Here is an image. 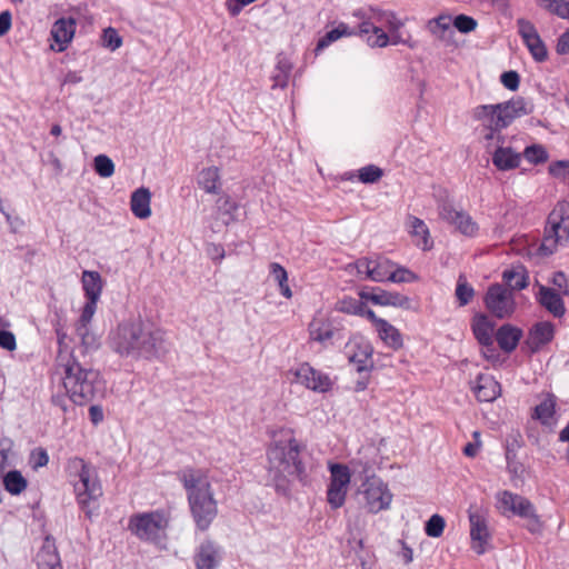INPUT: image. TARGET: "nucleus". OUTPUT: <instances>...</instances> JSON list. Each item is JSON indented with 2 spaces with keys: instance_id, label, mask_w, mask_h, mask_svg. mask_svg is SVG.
I'll return each instance as SVG.
<instances>
[{
  "instance_id": "1",
  "label": "nucleus",
  "mask_w": 569,
  "mask_h": 569,
  "mask_svg": "<svg viewBox=\"0 0 569 569\" xmlns=\"http://www.w3.org/2000/svg\"><path fill=\"white\" fill-rule=\"evenodd\" d=\"M301 445L293 430L280 428L270 431L267 447V471L276 491L283 496L290 495L295 482L306 485L308 475L300 458Z\"/></svg>"
},
{
  "instance_id": "2",
  "label": "nucleus",
  "mask_w": 569,
  "mask_h": 569,
  "mask_svg": "<svg viewBox=\"0 0 569 569\" xmlns=\"http://www.w3.org/2000/svg\"><path fill=\"white\" fill-rule=\"evenodd\" d=\"M109 347L122 358L154 360L168 350L166 332L141 319L124 320L109 335Z\"/></svg>"
},
{
  "instance_id": "3",
  "label": "nucleus",
  "mask_w": 569,
  "mask_h": 569,
  "mask_svg": "<svg viewBox=\"0 0 569 569\" xmlns=\"http://www.w3.org/2000/svg\"><path fill=\"white\" fill-rule=\"evenodd\" d=\"M60 368L59 383L53 389L50 401L63 413L71 409L69 402L86 406L103 393L104 383L99 371L83 367L74 357H69Z\"/></svg>"
},
{
  "instance_id": "4",
  "label": "nucleus",
  "mask_w": 569,
  "mask_h": 569,
  "mask_svg": "<svg viewBox=\"0 0 569 569\" xmlns=\"http://www.w3.org/2000/svg\"><path fill=\"white\" fill-rule=\"evenodd\" d=\"M187 491L191 515L199 530H207L218 513L217 501L206 475L193 468H186L178 473Z\"/></svg>"
},
{
  "instance_id": "5",
  "label": "nucleus",
  "mask_w": 569,
  "mask_h": 569,
  "mask_svg": "<svg viewBox=\"0 0 569 569\" xmlns=\"http://www.w3.org/2000/svg\"><path fill=\"white\" fill-rule=\"evenodd\" d=\"M532 112V107L523 98L517 97L509 101L496 104H481L472 110V117L488 131L483 136L486 149L493 142H502L501 130L510 126L516 119Z\"/></svg>"
},
{
  "instance_id": "6",
  "label": "nucleus",
  "mask_w": 569,
  "mask_h": 569,
  "mask_svg": "<svg viewBox=\"0 0 569 569\" xmlns=\"http://www.w3.org/2000/svg\"><path fill=\"white\" fill-rule=\"evenodd\" d=\"M70 475L77 477L73 490L77 502L86 516L91 519L99 509V499L103 495L97 469L82 458L73 457L68 460Z\"/></svg>"
},
{
  "instance_id": "7",
  "label": "nucleus",
  "mask_w": 569,
  "mask_h": 569,
  "mask_svg": "<svg viewBox=\"0 0 569 569\" xmlns=\"http://www.w3.org/2000/svg\"><path fill=\"white\" fill-rule=\"evenodd\" d=\"M496 509L503 517L517 516L527 520V529L531 533H539L543 522L537 513L533 503L523 496L509 490L498 491L495 496Z\"/></svg>"
},
{
  "instance_id": "8",
  "label": "nucleus",
  "mask_w": 569,
  "mask_h": 569,
  "mask_svg": "<svg viewBox=\"0 0 569 569\" xmlns=\"http://www.w3.org/2000/svg\"><path fill=\"white\" fill-rule=\"evenodd\" d=\"M360 505L370 513L388 510L393 495L388 485L378 477H368L358 490Z\"/></svg>"
},
{
  "instance_id": "9",
  "label": "nucleus",
  "mask_w": 569,
  "mask_h": 569,
  "mask_svg": "<svg viewBox=\"0 0 569 569\" xmlns=\"http://www.w3.org/2000/svg\"><path fill=\"white\" fill-rule=\"evenodd\" d=\"M569 240V207L560 203L550 213L548 227L540 250L546 254L552 253L558 246Z\"/></svg>"
},
{
  "instance_id": "10",
  "label": "nucleus",
  "mask_w": 569,
  "mask_h": 569,
  "mask_svg": "<svg viewBox=\"0 0 569 569\" xmlns=\"http://www.w3.org/2000/svg\"><path fill=\"white\" fill-rule=\"evenodd\" d=\"M468 520L470 527L471 549L477 555H483L491 548V529L489 526L488 508L473 503L468 509Z\"/></svg>"
},
{
  "instance_id": "11",
  "label": "nucleus",
  "mask_w": 569,
  "mask_h": 569,
  "mask_svg": "<svg viewBox=\"0 0 569 569\" xmlns=\"http://www.w3.org/2000/svg\"><path fill=\"white\" fill-rule=\"evenodd\" d=\"M167 525L163 511L156 510L132 515L128 522V529L142 541L154 542L160 539Z\"/></svg>"
},
{
  "instance_id": "12",
  "label": "nucleus",
  "mask_w": 569,
  "mask_h": 569,
  "mask_svg": "<svg viewBox=\"0 0 569 569\" xmlns=\"http://www.w3.org/2000/svg\"><path fill=\"white\" fill-rule=\"evenodd\" d=\"M330 478L326 500L332 510L340 509L347 499L351 482V471L342 463H329Z\"/></svg>"
},
{
  "instance_id": "13",
  "label": "nucleus",
  "mask_w": 569,
  "mask_h": 569,
  "mask_svg": "<svg viewBox=\"0 0 569 569\" xmlns=\"http://www.w3.org/2000/svg\"><path fill=\"white\" fill-rule=\"evenodd\" d=\"M483 300L489 312L499 319L511 317L516 310L512 291L500 283L491 284Z\"/></svg>"
},
{
  "instance_id": "14",
  "label": "nucleus",
  "mask_w": 569,
  "mask_h": 569,
  "mask_svg": "<svg viewBox=\"0 0 569 569\" xmlns=\"http://www.w3.org/2000/svg\"><path fill=\"white\" fill-rule=\"evenodd\" d=\"M289 372L293 376V382L313 392L326 393L332 389V379L327 373L315 369L307 362L299 365Z\"/></svg>"
},
{
  "instance_id": "15",
  "label": "nucleus",
  "mask_w": 569,
  "mask_h": 569,
  "mask_svg": "<svg viewBox=\"0 0 569 569\" xmlns=\"http://www.w3.org/2000/svg\"><path fill=\"white\" fill-rule=\"evenodd\" d=\"M372 352L370 342L359 336L352 337L345 347V355L358 373L371 372L373 369Z\"/></svg>"
},
{
  "instance_id": "16",
  "label": "nucleus",
  "mask_w": 569,
  "mask_h": 569,
  "mask_svg": "<svg viewBox=\"0 0 569 569\" xmlns=\"http://www.w3.org/2000/svg\"><path fill=\"white\" fill-rule=\"evenodd\" d=\"M439 217L463 236L473 237L479 230L477 222L468 212L450 202H443L439 206Z\"/></svg>"
},
{
  "instance_id": "17",
  "label": "nucleus",
  "mask_w": 569,
  "mask_h": 569,
  "mask_svg": "<svg viewBox=\"0 0 569 569\" xmlns=\"http://www.w3.org/2000/svg\"><path fill=\"white\" fill-rule=\"evenodd\" d=\"M518 31L530 53L537 61H545L548 57L547 48L541 40L536 27L528 20L517 21Z\"/></svg>"
},
{
  "instance_id": "18",
  "label": "nucleus",
  "mask_w": 569,
  "mask_h": 569,
  "mask_svg": "<svg viewBox=\"0 0 569 569\" xmlns=\"http://www.w3.org/2000/svg\"><path fill=\"white\" fill-rule=\"evenodd\" d=\"M76 32V20L73 18H60L51 27L50 36L53 43L50 48L56 52H63L72 41Z\"/></svg>"
},
{
  "instance_id": "19",
  "label": "nucleus",
  "mask_w": 569,
  "mask_h": 569,
  "mask_svg": "<svg viewBox=\"0 0 569 569\" xmlns=\"http://www.w3.org/2000/svg\"><path fill=\"white\" fill-rule=\"evenodd\" d=\"M222 548L212 540L200 543L196 555L197 569H217L222 560Z\"/></svg>"
},
{
  "instance_id": "20",
  "label": "nucleus",
  "mask_w": 569,
  "mask_h": 569,
  "mask_svg": "<svg viewBox=\"0 0 569 569\" xmlns=\"http://www.w3.org/2000/svg\"><path fill=\"white\" fill-rule=\"evenodd\" d=\"M555 337V326L549 321H539L528 332L526 345L531 352H538Z\"/></svg>"
},
{
  "instance_id": "21",
  "label": "nucleus",
  "mask_w": 569,
  "mask_h": 569,
  "mask_svg": "<svg viewBox=\"0 0 569 569\" xmlns=\"http://www.w3.org/2000/svg\"><path fill=\"white\" fill-rule=\"evenodd\" d=\"M406 227L416 247L423 251L432 249L433 240L431 238L430 230L423 220L415 216H408Z\"/></svg>"
},
{
  "instance_id": "22",
  "label": "nucleus",
  "mask_w": 569,
  "mask_h": 569,
  "mask_svg": "<svg viewBox=\"0 0 569 569\" xmlns=\"http://www.w3.org/2000/svg\"><path fill=\"white\" fill-rule=\"evenodd\" d=\"M496 149L492 152V163L500 171H508L519 167L521 154L510 147H505L502 142H493L491 147Z\"/></svg>"
},
{
  "instance_id": "23",
  "label": "nucleus",
  "mask_w": 569,
  "mask_h": 569,
  "mask_svg": "<svg viewBox=\"0 0 569 569\" xmlns=\"http://www.w3.org/2000/svg\"><path fill=\"white\" fill-rule=\"evenodd\" d=\"M561 296L562 295L557 292L556 289L539 284V290L536 297L538 302L548 312H550L556 318H561L566 312L565 302Z\"/></svg>"
},
{
  "instance_id": "24",
  "label": "nucleus",
  "mask_w": 569,
  "mask_h": 569,
  "mask_svg": "<svg viewBox=\"0 0 569 569\" xmlns=\"http://www.w3.org/2000/svg\"><path fill=\"white\" fill-rule=\"evenodd\" d=\"M336 328L332 320L326 313L318 312L309 323L310 339L320 343H325L332 339Z\"/></svg>"
},
{
  "instance_id": "25",
  "label": "nucleus",
  "mask_w": 569,
  "mask_h": 569,
  "mask_svg": "<svg viewBox=\"0 0 569 569\" xmlns=\"http://www.w3.org/2000/svg\"><path fill=\"white\" fill-rule=\"evenodd\" d=\"M472 390L479 401H495L501 393L499 382L491 376L479 375L472 386Z\"/></svg>"
},
{
  "instance_id": "26",
  "label": "nucleus",
  "mask_w": 569,
  "mask_h": 569,
  "mask_svg": "<svg viewBox=\"0 0 569 569\" xmlns=\"http://www.w3.org/2000/svg\"><path fill=\"white\" fill-rule=\"evenodd\" d=\"M371 302L382 307H395L403 310L412 309V300L408 296L382 289H377V296L371 298Z\"/></svg>"
},
{
  "instance_id": "27",
  "label": "nucleus",
  "mask_w": 569,
  "mask_h": 569,
  "mask_svg": "<svg viewBox=\"0 0 569 569\" xmlns=\"http://www.w3.org/2000/svg\"><path fill=\"white\" fill-rule=\"evenodd\" d=\"M532 418L548 427L556 425V398L553 395L546 393L541 397L540 402L535 407Z\"/></svg>"
},
{
  "instance_id": "28",
  "label": "nucleus",
  "mask_w": 569,
  "mask_h": 569,
  "mask_svg": "<svg viewBox=\"0 0 569 569\" xmlns=\"http://www.w3.org/2000/svg\"><path fill=\"white\" fill-rule=\"evenodd\" d=\"M151 192L146 187H140L134 190L130 198V209L134 217L139 219H147L151 216Z\"/></svg>"
},
{
  "instance_id": "29",
  "label": "nucleus",
  "mask_w": 569,
  "mask_h": 569,
  "mask_svg": "<svg viewBox=\"0 0 569 569\" xmlns=\"http://www.w3.org/2000/svg\"><path fill=\"white\" fill-rule=\"evenodd\" d=\"M359 34L367 36L366 42L371 48H385L389 44V34L379 26H373L370 21H363L359 26Z\"/></svg>"
},
{
  "instance_id": "30",
  "label": "nucleus",
  "mask_w": 569,
  "mask_h": 569,
  "mask_svg": "<svg viewBox=\"0 0 569 569\" xmlns=\"http://www.w3.org/2000/svg\"><path fill=\"white\" fill-rule=\"evenodd\" d=\"M197 183L206 193L219 194L221 192V177L218 167L203 168L198 173Z\"/></svg>"
},
{
  "instance_id": "31",
  "label": "nucleus",
  "mask_w": 569,
  "mask_h": 569,
  "mask_svg": "<svg viewBox=\"0 0 569 569\" xmlns=\"http://www.w3.org/2000/svg\"><path fill=\"white\" fill-rule=\"evenodd\" d=\"M521 337L522 330L511 325H503L496 332V340L505 352L513 351Z\"/></svg>"
},
{
  "instance_id": "32",
  "label": "nucleus",
  "mask_w": 569,
  "mask_h": 569,
  "mask_svg": "<svg viewBox=\"0 0 569 569\" xmlns=\"http://www.w3.org/2000/svg\"><path fill=\"white\" fill-rule=\"evenodd\" d=\"M473 333L481 346L493 343L495 325L485 315H479L472 321Z\"/></svg>"
},
{
  "instance_id": "33",
  "label": "nucleus",
  "mask_w": 569,
  "mask_h": 569,
  "mask_svg": "<svg viewBox=\"0 0 569 569\" xmlns=\"http://www.w3.org/2000/svg\"><path fill=\"white\" fill-rule=\"evenodd\" d=\"M503 282L509 290H522L528 286V272L522 266H513L502 272Z\"/></svg>"
},
{
  "instance_id": "34",
  "label": "nucleus",
  "mask_w": 569,
  "mask_h": 569,
  "mask_svg": "<svg viewBox=\"0 0 569 569\" xmlns=\"http://www.w3.org/2000/svg\"><path fill=\"white\" fill-rule=\"evenodd\" d=\"M379 338L385 342L386 346L393 350H399L403 347V339L400 331L390 322L385 320L376 329Z\"/></svg>"
},
{
  "instance_id": "35",
  "label": "nucleus",
  "mask_w": 569,
  "mask_h": 569,
  "mask_svg": "<svg viewBox=\"0 0 569 569\" xmlns=\"http://www.w3.org/2000/svg\"><path fill=\"white\" fill-rule=\"evenodd\" d=\"M82 287L87 299L99 300L102 292V279L97 271H83Z\"/></svg>"
},
{
  "instance_id": "36",
  "label": "nucleus",
  "mask_w": 569,
  "mask_h": 569,
  "mask_svg": "<svg viewBox=\"0 0 569 569\" xmlns=\"http://www.w3.org/2000/svg\"><path fill=\"white\" fill-rule=\"evenodd\" d=\"M452 17L450 14H439L428 21L429 32L438 40H446L448 33H452Z\"/></svg>"
},
{
  "instance_id": "37",
  "label": "nucleus",
  "mask_w": 569,
  "mask_h": 569,
  "mask_svg": "<svg viewBox=\"0 0 569 569\" xmlns=\"http://www.w3.org/2000/svg\"><path fill=\"white\" fill-rule=\"evenodd\" d=\"M3 485L9 493L18 496L27 489L28 482L20 471L10 470L3 477Z\"/></svg>"
},
{
  "instance_id": "38",
  "label": "nucleus",
  "mask_w": 569,
  "mask_h": 569,
  "mask_svg": "<svg viewBox=\"0 0 569 569\" xmlns=\"http://www.w3.org/2000/svg\"><path fill=\"white\" fill-rule=\"evenodd\" d=\"M392 262L385 258L371 259L369 279L376 282L389 280Z\"/></svg>"
},
{
  "instance_id": "39",
  "label": "nucleus",
  "mask_w": 569,
  "mask_h": 569,
  "mask_svg": "<svg viewBox=\"0 0 569 569\" xmlns=\"http://www.w3.org/2000/svg\"><path fill=\"white\" fill-rule=\"evenodd\" d=\"M355 34L352 30L345 23H340L337 28L327 32L317 43L316 51L319 52L330 46L332 42L339 40L342 37H350Z\"/></svg>"
},
{
  "instance_id": "40",
  "label": "nucleus",
  "mask_w": 569,
  "mask_h": 569,
  "mask_svg": "<svg viewBox=\"0 0 569 569\" xmlns=\"http://www.w3.org/2000/svg\"><path fill=\"white\" fill-rule=\"evenodd\" d=\"M270 272L273 278V280L278 283L280 293L287 298H292V290L288 284V273L286 269L280 266L279 263H271L270 266Z\"/></svg>"
},
{
  "instance_id": "41",
  "label": "nucleus",
  "mask_w": 569,
  "mask_h": 569,
  "mask_svg": "<svg viewBox=\"0 0 569 569\" xmlns=\"http://www.w3.org/2000/svg\"><path fill=\"white\" fill-rule=\"evenodd\" d=\"M545 10L558 16L561 19H569V7L567 0H537Z\"/></svg>"
},
{
  "instance_id": "42",
  "label": "nucleus",
  "mask_w": 569,
  "mask_h": 569,
  "mask_svg": "<svg viewBox=\"0 0 569 569\" xmlns=\"http://www.w3.org/2000/svg\"><path fill=\"white\" fill-rule=\"evenodd\" d=\"M336 309L343 313L359 316L365 311V303L361 300L347 297L337 302Z\"/></svg>"
},
{
  "instance_id": "43",
  "label": "nucleus",
  "mask_w": 569,
  "mask_h": 569,
  "mask_svg": "<svg viewBox=\"0 0 569 569\" xmlns=\"http://www.w3.org/2000/svg\"><path fill=\"white\" fill-rule=\"evenodd\" d=\"M445 527V518L438 513H435L426 522L425 531L428 537L439 538L440 536H442Z\"/></svg>"
},
{
  "instance_id": "44",
  "label": "nucleus",
  "mask_w": 569,
  "mask_h": 569,
  "mask_svg": "<svg viewBox=\"0 0 569 569\" xmlns=\"http://www.w3.org/2000/svg\"><path fill=\"white\" fill-rule=\"evenodd\" d=\"M94 171L102 178H109L114 172L113 161L106 154H99L93 159Z\"/></svg>"
},
{
  "instance_id": "45",
  "label": "nucleus",
  "mask_w": 569,
  "mask_h": 569,
  "mask_svg": "<svg viewBox=\"0 0 569 569\" xmlns=\"http://www.w3.org/2000/svg\"><path fill=\"white\" fill-rule=\"evenodd\" d=\"M371 269V259L362 258L357 260L355 263H350L346 267V271L353 276H359L365 279H369Z\"/></svg>"
},
{
  "instance_id": "46",
  "label": "nucleus",
  "mask_w": 569,
  "mask_h": 569,
  "mask_svg": "<svg viewBox=\"0 0 569 569\" xmlns=\"http://www.w3.org/2000/svg\"><path fill=\"white\" fill-rule=\"evenodd\" d=\"M452 26L461 33H469L477 29L478 22L470 16L458 14L452 18Z\"/></svg>"
},
{
  "instance_id": "47",
  "label": "nucleus",
  "mask_w": 569,
  "mask_h": 569,
  "mask_svg": "<svg viewBox=\"0 0 569 569\" xmlns=\"http://www.w3.org/2000/svg\"><path fill=\"white\" fill-rule=\"evenodd\" d=\"M417 280H418V276L407 268L397 267L395 269L392 266L390 269L389 281L401 283V282H413Z\"/></svg>"
},
{
  "instance_id": "48",
  "label": "nucleus",
  "mask_w": 569,
  "mask_h": 569,
  "mask_svg": "<svg viewBox=\"0 0 569 569\" xmlns=\"http://www.w3.org/2000/svg\"><path fill=\"white\" fill-rule=\"evenodd\" d=\"M102 46L111 51H114L122 46V38L114 28L109 27L103 30Z\"/></svg>"
},
{
  "instance_id": "49",
  "label": "nucleus",
  "mask_w": 569,
  "mask_h": 569,
  "mask_svg": "<svg viewBox=\"0 0 569 569\" xmlns=\"http://www.w3.org/2000/svg\"><path fill=\"white\" fill-rule=\"evenodd\" d=\"M523 157L530 163L545 162L548 158L545 148L539 144H533V146L527 147L523 151Z\"/></svg>"
},
{
  "instance_id": "50",
  "label": "nucleus",
  "mask_w": 569,
  "mask_h": 569,
  "mask_svg": "<svg viewBox=\"0 0 569 569\" xmlns=\"http://www.w3.org/2000/svg\"><path fill=\"white\" fill-rule=\"evenodd\" d=\"M358 177L363 183H373L382 177V170L373 164L366 166L359 170Z\"/></svg>"
},
{
  "instance_id": "51",
  "label": "nucleus",
  "mask_w": 569,
  "mask_h": 569,
  "mask_svg": "<svg viewBox=\"0 0 569 569\" xmlns=\"http://www.w3.org/2000/svg\"><path fill=\"white\" fill-rule=\"evenodd\" d=\"M77 336L81 339L82 345L90 348L96 345V337L89 330V323L78 321L76 327Z\"/></svg>"
},
{
  "instance_id": "52",
  "label": "nucleus",
  "mask_w": 569,
  "mask_h": 569,
  "mask_svg": "<svg viewBox=\"0 0 569 569\" xmlns=\"http://www.w3.org/2000/svg\"><path fill=\"white\" fill-rule=\"evenodd\" d=\"M30 461L33 469L46 467L49 462V455L46 449L37 448L31 452Z\"/></svg>"
},
{
  "instance_id": "53",
  "label": "nucleus",
  "mask_w": 569,
  "mask_h": 569,
  "mask_svg": "<svg viewBox=\"0 0 569 569\" xmlns=\"http://www.w3.org/2000/svg\"><path fill=\"white\" fill-rule=\"evenodd\" d=\"M456 296L460 302L461 306L467 305L471 298L473 297V289L466 282L459 281L457 289H456Z\"/></svg>"
},
{
  "instance_id": "54",
  "label": "nucleus",
  "mask_w": 569,
  "mask_h": 569,
  "mask_svg": "<svg viewBox=\"0 0 569 569\" xmlns=\"http://www.w3.org/2000/svg\"><path fill=\"white\" fill-rule=\"evenodd\" d=\"M549 171L553 177L569 181V161H557L550 164Z\"/></svg>"
},
{
  "instance_id": "55",
  "label": "nucleus",
  "mask_w": 569,
  "mask_h": 569,
  "mask_svg": "<svg viewBox=\"0 0 569 569\" xmlns=\"http://www.w3.org/2000/svg\"><path fill=\"white\" fill-rule=\"evenodd\" d=\"M99 300H90L87 299L86 305L83 306L81 316L79 318V321L83 323H90L92 320V317L97 310V303Z\"/></svg>"
},
{
  "instance_id": "56",
  "label": "nucleus",
  "mask_w": 569,
  "mask_h": 569,
  "mask_svg": "<svg viewBox=\"0 0 569 569\" xmlns=\"http://www.w3.org/2000/svg\"><path fill=\"white\" fill-rule=\"evenodd\" d=\"M501 83L509 90H517L519 87V74L516 71H507L501 74Z\"/></svg>"
},
{
  "instance_id": "57",
  "label": "nucleus",
  "mask_w": 569,
  "mask_h": 569,
  "mask_svg": "<svg viewBox=\"0 0 569 569\" xmlns=\"http://www.w3.org/2000/svg\"><path fill=\"white\" fill-rule=\"evenodd\" d=\"M551 283L558 289L557 292L560 295L567 296L569 293V284L562 272H555L551 278Z\"/></svg>"
},
{
  "instance_id": "58",
  "label": "nucleus",
  "mask_w": 569,
  "mask_h": 569,
  "mask_svg": "<svg viewBox=\"0 0 569 569\" xmlns=\"http://www.w3.org/2000/svg\"><path fill=\"white\" fill-rule=\"evenodd\" d=\"M0 347L8 350L13 351L17 348L16 337L11 331L1 330L0 331Z\"/></svg>"
},
{
  "instance_id": "59",
  "label": "nucleus",
  "mask_w": 569,
  "mask_h": 569,
  "mask_svg": "<svg viewBox=\"0 0 569 569\" xmlns=\"http://www.w3.org/2000/svg\"><path fill=\"white\" fill-rule=\"evenodd\" d=\"M277 68L280 71V73L276 76V81L278 84L284 86L286 81L288 79V76L291 71V64L286 59H282V60H279Z\"/></svg>"
},
{
  "instance_id": "60",
  "label": "nucleus",
  "mask_w": 569,
  "mask_h": 569,
  "mask_svg": "<svg viewBox=\"0 0 569 569\" xmlns=\"http://www.w3.org/2000/svg\"><path fill=\"white\" fill-rule=\"evenodd\" d=\"M13 448V440L9 437L0 438V463L4 465L8 461L9 453Z\"/></svg>"
},
{
  "instance_id": "61",
  "label": "nucleus",
  "mask_w": 569,
  "mask_h": 569,
  "mask_svg": "<svg viewBox=\"0 0 569 569\" xmlns=\"http://www.w3.org/2000/svg\"><path fill=\"white\" fill-rule=\"evenodd\" d=\"M385 27L388 28L389 32L391 31H398L403 27V22L397 18V16L393 12H388L385 16Z\"/></svg>"
},
{
  "instance_id": "62",
  "label": "nucleus",
  "mask_w": 569,
  "mask_h": 569,
  "mask_svg": "<svg viewBox=\"0 0 569 569\" xmlns=\"http://www.w3.org/2000/svg\"><path fill=\"white\" fill-rule=\"evenodd\" d=\"M388 12L389 11H381L379 9L370 8L369 9V14L366 16L367 17L366 21H370L373 26H378V24H382L383 26V23H385V16Z\"/></svg>"
},
{
  "instance_id": "63",
  "label": "nucleus",
  "mask_w": 569,
  "mask_h": 569,
  "mask_svg": "<svg viewBox=\"0 0 569 569\" xmlns=\"http://www.w3.org/2000/svg\"><path fill=\"white\" fill-rule=\"evenodd\" d=\"M89 418H90V421L94 426H98L99 423H101L103 421V418H104L102 407L99 406V405H92L89 408Z\"/></svg>"
},
{
  "instance_id": "64",
  "label": "nucleus",
  "mask_w": 569,
  "mask_h": 569,
  "mask_svg": "<svg viewBox=\"0 0 569 569\" xmlns=\"http://www.w3.org/2000/svg\"><path fill=\"white\" fill-rule=\"evenodd\" d=\"M556 50L559 54L569 53V29L565 33H562L558 39Z\"/></svg>"
}]
</instances>
